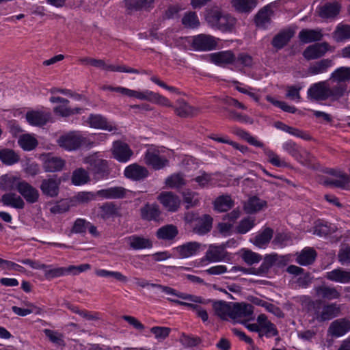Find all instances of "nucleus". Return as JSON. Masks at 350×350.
Instances as JSON below:
<instances>
[{
    "label": "nucleus",
    "mask_w": 350,
    "mask_h": 350,
    "mask_svg": "<svg viewBox=\"0 0 350 350\" xmlns=\"http://www.w3.org/2000/svg\"><path fill=\"white\" fill-rule=\"evenodd\" d=\"M125 241L134 250L150 249L152 247V242L150 239L136 234L126 237Z\"/></svg>",
    "instance_id": "4be33fe9"
},
{
    "label": "nucleus",
    "mask_w": 350,
    "mask_h": 350,
    "mask_svg": "<svg viewBox=\"0 0 350 350\" xmlns=\"http://www.w3.org/2000/svg\"><path fill=\"white\" fill-rule=\"evenodd\" d=\"M210 60L215 65L224 66L235 62L236 56L231 51H223L210 55Z\"/></svg>",
    "instance_id": "b1692460"
},
{
    "label": "nucleus",
    "mask_w": 350,
    "mask_h": 350,
    "mask_svg": "<svg viewBox=\"0 0 350 350\" xmlns=\"http://www.w3.org/2000/svg\"><path fill=\"white\" fill-rule=\"evenodd\" d=\"M18 192L29 204H34L39 200L40 193L38 190L25 180H23Z\"/></svg>",
    "instance_id": "dca6fc26"
},
{
    "label": "nucleus",
    "mask_w": 350,
    "mask_h": 350,
    "mask_svg": "<svg viewBox=\"0 0 350 350\" xmlns=\"http://www.w3.org/2000/svg\"><path fill=\"white\" fill-rule=\"evenodd\" d=\"M205 20L210 27L221 31H230L236 23L235 18L218 8L207 10Z\"/></svg>",
    "instance_id": "f03ea898"
},
{
    "label": "nucleus",
    "mask_w": 350,
    "mask_h": 350,
    "mask_svg": "<svg viewBox=\"0 0 350 350\" xmlns=\"http://www.w3.org/2000/svg\"><path fill=\"white\" fill-rule=\"evenodd\" d=\"M266 100L273 104L274 106L279 107L282 111L291 113H295L297 111V109L292 105H288L284 101H279L275 99L273 97L267 95L266 96Z\"/></svg>",
    "instance_id": "680f3d73"
},
{
    "label": "nucleus",
    "mask_w": 350,
    "mask_h": 350,
    "mask_svg": "<svg viewBox=\"0 0 350 350\" xmlns=\"http://www.w3.org/2000/svg\"><path fill=\"white\" fill-rule=\"evenodd\" d=\"M213 218L209 215H203L196 220L193 232L200 235L207 234L212 229Z\"/></svg>",
    "instance_id": "72a5a7b5"
},
{
    "label": "nucleus",
    "mask_w": 350,
    "mask_h": 350,
    "mask_svg": "<svg viewBox=\"0 0 350 350\" xmlns=\"http://www.w3.org/2000/svg\"><path fill=\"white\" fill-rule=\"evenodd\" d=\"M334 64V61L332 59H321L310 64L307 69V73L310 76L323 74L327 72Z\"/></svg>",
    "instance_id": "412c9836"
},
{
    "label": "nucleus",
    "mask_w": 350,
    "mask_h": 350,
    "mask_svg": "<svg viewBox=\"0 0 350 350\" xmlns=\"http://www.w3.org/2000/svg\"><path fill=\"white\" fill-rule=\"evenodd\" d=\"M295 159L308 167H312L314 161V157L309 152L302 149L299 150Z\"/></svg>",
    "instance_id": "4d7b16f0"
},
{
    "label": "nucleus",
    "mask_w": 350,
    "mask_h": 350,
    "mask_svg": "<svg viewBox=\"0 0 350 350\" xmlns=\"http://www.w3.org/2000/svg\"><path fill=\"white\" fill-rule=\"evenodd\" d=\"M273 266H274L273 254L266 255L260 266L256 268V275H261L267 273Z\"/></svg>",
    "instance_id": "052dcab7"
},
{
    "label": "nucleus",
    "mask_w": 350,
    "mask_h": 350,
    "mask_svg": "<svg viewBox=\"0 0 350 350\" xmlns=\"http://www.w3.org/2000/svg\"><path fill=\"white\" fill-rule=\"evenodd\" d=\"M126 189L122 187H113L96 191L97 198L100 199H120L126 196Z\"/></svg>",
    "instance_id": "c756f323"
},
{
    "label": "nucleus",
    "mask_w": 350,
    "mask_h": 350,
    "mask_svg": "<svg viewBox=\"0 0 350 350\" xmlns=\"http://www.w3.org/2000/svg\"><path fill=\"white\" fill-rule=\"evenodd\" d=\"M217 44L215 38L211 35L201 33L192 38L191 46L195 51H211L216 48Z\"/></svg>",
    "instance_id": "39448f33"
},
{
    "label": "nucleus",
    "mask_w": 350,
    "mask_h": 350,
    "mask_svg": "<svg viewBox=\"0 0 350 350\" xmlns=\"http://www.w3.org/2000/svg\"><path fill=\"white\" fill-rule=\"evenodd\" d=\"M19 156L11 149H3L0 150V160L5 164L11 165L18 162Z\"/></svg>",
    "instance_id": "864d4df0"
},
{
    "label": "nucleus",
    "mask_w": 350,
    "mask_h": 350,
    "mask_svg": "<svg viewBox=\"0 0 350 350\" xmlns=\"http://www.w3.org/2000/svg\"><path fill=\"white\" fill-rule=\"evenodd\" d=\"M51 118V113L41 111H31L26 113L27 121L29 124L42 126L47 123Z\"/></svg>",
    "instance_id": "a878e982"
},
{
    "label": "nucleus",
    "mask_w": 350,
    "mask_h": 350,
    "mask_svg": "<svg viewBox=\"0 0 350 350\" xmlns=\"http://www.w3.org/2000/svg\"><path fill=\"white\" fill-rule=\"evenodd\" d=\"M144 160L146 165L155 170L163 168L168 163V160L164 157H160L159 152L155 150H148L145 153Z\"/></svg>",
    "instance_id": "4468645a"
},
{
    "label": "nucleus",
    "mask_w": 350,
    "mask_h": 350,
    "mask_svg": "<svg viewBox=\"0 0 350 350\" xmlns=\"http://www.w3.org/2000/svg\"><path fill=\"white\" fill-rule=\"evenodd\" d=\"M334 232V229L327 223L319 222L314 228V234L319 237H326Z\"/></svg>",
    "instance_id": "338daca9"
},
{
    "label": "nucleus",
    "mask_w": 350,
    "mask_h": 350,
    "mask_svg": "<svg viewBox=\"0 0 350 350\" xmlns=\"http://www.w3.org/2000/svg\"><path fill=\"white\" fill-rule=\"evenodd\" d=\"M88 122L91 127L104 129L109 131L116 130V127L107 122V119L100 114H90Z\"/></svg>",
    "instance_id": "473e14b6"
},
{
    "label": "nucleus",
    "mask_w": 350,
    "mask_h": 350,
    "mask_svg": "<svg viewBox=\"0 0 350 350\" xmlns=\"http://www.w3.org/2000/svg\"><path fill=\"white\" fill-rule=\"evenodd\" d=\"M340 312V307L336 303L324 304L319 317L320 318L319 322L329 321L338 316Z\"/></svg>",
    "instance_id": "2f4dec72"
},
{
    "label": "nucleus",
    "mask_w": 350,
    "mask_h": 350,
    "mask_svg": "<svg viewBox=\"0 0 350 350\" xmlns=\"http://www.w3.org/2000/svg\"><path fill=\"white\" fill-rule=\"evenodd\" d=\"M329 80L338 84L350 81V67L342 66L336 69L330 75Z\"/></svg>",
    "instance_id": "a19ab883"
},
{
    "label": "nucleus",
    "mask_w": 350,
    "mask_h": 350,
    "mask_svg": "<svg viewBox=\"0 0 350 350\" xmlns=\"http://www.w3.org/2000/svg\"><path fill=\"white\" fill-rule=\"evenodd\" d=\"M213 308L215 314L221 319L226 320L228 317L232 319V304L219 301L214 303Z\"/></svg>",
    "instance_id": "58836bf2"
},
{
    "label": "nucleus",
    "mask_w": 350,
    "mask_h": 350,
    "mask_svg": "<svg viewBox=\"0 0 350 350\" xmlns=\"http://www.w3.org/2000/svg\"><path fill=\"white\" fill-rule=\"evenodd\" d=\"M90 65L96 68H102L105 70L112 71V72H126V73H134V74H139L145 72L144 70L139 71L137 69H135L133 68L126 67L124 65L120 66H114V65H108L105 63V62L102 59H96L92 58L90 61Z\"/></svg>",
    "instance_id": "ddd939ff"
},
{
    "label": "nucleus",
    "mask_w": 350,
    "mask_h": 350,
    "mask_svg": "<svg viewBox=\"0 0 350 350\" xmlns=\"http://www.w3.org/2000/svg\"><path fill=\"white\" fill-rule=\"evenodd\" d=\"M234 9L241 13L250 12L257 5V0H232Z\"/></svg>",
    "instance_id": "37998d69"
},
{
    "label": "nucleus",
    "mask_w": 350,
    "mask_h": 350,
    "mask_svg": "<svg viewBox=\"0 0 350 350\" xmlns=\"http://www.w3.org/2000/svg\"><path fill=\"white\" fill-rule=\"evenodd\" d=\"M337 41H343L350 39V25H339L334 31Z\"/></svg>",
    "instance_id": "e2e57ef3"
},
{
    "label": "nucleus",
    "mask_w": 350,
    "mask_h": 350,
    "mask_svg": "<svg viewBox=\"0 0 350 350\" xmlns=\"http://www.w3.org/2000/svg\"><path fill=\"white\" fill-rule=\"evenodd\" d=\"M254 312V306L250 304L245 303H233L232 319L250 318Z\"/></svg>",
    "instance_id": "7c9ffc66"
},
{
    "label": "nucleus",
    "mask_w": 350,
    "mask_h": 350,
    "mask_svg": "<svg viewBox=\"0 0 350 350\" xmlns=\"http://www.w3.org/2000/svg\"><path fill=\"white\" fill-rule=\"evenodd\" d=\"M68 103H63L58 106H56L53 109L54 113L62 117H68L71 115L81 113L82 110L81 108L76 107L72 109L68 106Z\"/></svg>",
    "instance_id": "6e6d98bb"
},
{
    "label": "nucleus",
    "mask_w": 350,
    "mask_h": 350,
    "mask_svg": "<svg viewBox=\"0 0 350 350\" xmlns=\"http://www.w3.org/2000/svg\"><path fill=\"white\" fill-rule=\"evenodd\" d=\"M197 109L190 106L184 100H178V105L175 109L176 113L182 118L193 116L196 113Z\"/></svg>",
    "instance_id": "a18cd8bd"
},
{
    "label": "nucleus",
    "mask_w": 350,
    "mask_h": 350,
    "mask_svg": "<svg viewBox=\"0 0 350 350\" xmlns=\"http://www.w3.org/2000/svg\"><path fill=\"white\" fill-rule=\"evenodd\" d=\"M165 185L170 188H180L185 185V180L182 174H174L165 180Z\"/></svg>",
    "instance_id": "bf43d9fd"
},
{
    "label": "nucleus",
    "mask_w": 350,
    "mask_h": 350,
    "mask_svg": "<svg viewBox=\"0 0 350 350\" xmlns=\"http://www.w3.org/2000/svg\"><path fill=\"white\" fill-rule=\"evenodd\" d=\"M46 267L44 275L45 278L49 280L68 274L67 267H57L52 265H47Z\"/></svg>",
    "instance_id": "603ef678"
},
{
    "label": "nucleus",
    "mask_w": 350,
    "mask_h": 350,
    "mask_svg": "<svg viewBox=\"0 0 350 350\" xmlns=\"http://www.w3.org/2000/svg\"><path fill=\"white\" fill-rule=\"evenodd\" d=\"M332 48L327 42H317L307 46L303 51L304 57L308 60H314L323 57Z\"/></svg>",
    "instance_id": "423d86ee"
},
{
    "label": "nucleus",
    "mask_w": 350,
    "mask_h": 350,
    "mask_svg": "<svg viewBox=\"0 0 350 350\" xmlns=\"http://www.w3.org/2000/svg\"><path fill=\"white\" fill-rule=\"evenodd\" d=\"M338 262L343 266L350 265V246L341 248L338 253Z\"/></svg>",
    "instance_id": "774afa93"
},
{
    "label": "nucleus",
    "mask_w": 350,
    "mask_h": 350,
    "mask_svg": "<svg viewBox=\"0 0 350 350\" xmlns=\"http://www.w3.org/2000/svg\"><path fill=\"white\" fill-rule=\"evenodd\" d=\"M161 211L158 204L146 203L140 208V216L144 220L158 221L161 218Z\"/></svg>",
    "instance_id": "aec40b11"
},
{
    "label": "nucleus",
    "mask_w": 350,
    "mask_h": 350,
    "mask_svg": "<svg viewBox=\"0 0 350 350\" xmlns=\"http://www.w3.org/2000/svg\"><path fill=\"white\" fill-rule=\"evenodd\" d=\"M338 179H327L324 181V184L329 187H335L341 189H346L350 183L349 176L345 173H340Z\"/></svg>",
    "instance_id": "8fccbe9b"
},
{
    "label": "nucleus",
    "mask_w": 350,
    "mask_h": 350,
    "mask_svg": "<svg viewBox=\"0 0 350 350\" xmlns=\"http://www.w3.org/2000/svg\"><path fill=\"white\" fill-rule=\"evenodd\" d=\"M23 179L12 174H5L1 176L0 188L2 190L11 191H17L23 182Z\"/></svg>",
    "instance_id": "c85d7f7f"
},
{
    "label": "nucleus",
    "mask_w": 350,
    "mask_h": 350,
    "mask_svg": "<svg viewBox=\"0 0 350 350\" xmlns=\"http://www.w3.org/2000/svg\"><path fill=\"white\" fill-rule=\"evenodd\" d=\"M316 257L317 252L313 248L306 247L297 255L296 262L300 265L306 266L312 264Z\"/></svg>",
    "instance_id": "ea45409f"
},
{
    "label": "nucleus",
    "mask_w": 350,
    "mask_h": 350,
    "mask_svg": "<svg viewBox=\"0 0 350 350\" xmlns=\"http://www.w3.org/2000/svg\"><path fill=\"white\" fill-rule=\"evenodd\" d=\"M294 34L295 31L291 29H283L273 38L271 44L277 50H280L289 42Z\"/></svg>",
    "instance_id": "cd10ccee"
},
{
    "label": "nucleus",
    "mask_w": 350,
    "mask_h": 350,
    "mask_svg": "<svg viewBox=\"0 0 350 350\" xmlns=\"http://www.w3.org/2000/svg\"><path fill=\"white\" fill-rule=\"evenodd\" d=\"M314 290L316 296L322 299H338L341 295L336 287L328 286L325 284L314 286Z\"/></svg>",
    "instance_id": "6ab92c4d"
},
{
    "label": "nucleus",
    "mask_w": 350,
    "mask_h": 350,
    "mask_svg": "<svg viewBox=\"0 0 350 350\" xmlns=\"http://www.w3.org/2000/svg\"><path fill=\"white\" fill-rule=\"evenodd\" d=\"M96 275L103 278H113L118 282L122 283H126L128 282V278L126 276L124 275L122 273L119 271H111L105 269H98L96 271Z\"/></svg>",
    "instance_id": "13d9d810"
},
{
    "label": "nucleus",
    "mask_w": 350,
    "mask_h": 350,
    "mask_svg": "<svg viewBox=\"0 0 350 350\" xmlns=\"http://www.w3.org/2000/svg\"><path fill=\"white\" fill-rule=\"evenodd\" d=\"M43 169L47 172H60L65 166L66 161L63 159L53 156L51 154L43 155Z\"/></svg>",
    "instance_id": "2eb2a0df"
},
{
    "label": "nucleus",
    "mask_w": 350,
    "mask_h": 350,
    "mask_svg": "<svg viewBox=\"0 0 350 350\" xmlns=\"http://www.w3.org/2000/svg\"><path fill=\"white\" fill-rule=\"evenodd\" d=\"M88 170L80 167L73 171L72 175V183L75 185H82L90 181Z\"/></svg>",
    "instance_id": "49530a36"
},
{
    "label": "nucleus",
    "mask_w": 350,
    "mask_h": 350,
    "mask_svg": "<svg viewBox=\"0 0 350 350\" xmlns=\"http://www.w3.org/2000/svg\"><path fill=\"white\" fill-rule=\"evenodd\" d=\"M350 331V320L340 318L332 321L328 328V334L332 337L339 338Z\"/></svg>",
    "instance_id": "9b49d317"
},
{
    "label": "nucleus",
    "mask_w": 350,
    "mask_h": 350,
    "mask_svg": "<svg viewBox=\"0 0 350 350\" xmlns=\"http://www.w3.org/2000/svg\"><path fill=\"white\" fill-rule=\"evenodd\" d=\"M267 206V202L260 200L256 196L250 198L247 203L244 206V209L246 213L252 214L262 209Z\"/></svg>",
    "instance_id": "79ce46f5"
},
{
    "label": "nucleus",
    "mask_w": 350,
    "mask_h": 350,
    "mask_svg": "<svg viewBox=\"0 0 350 350\" xmlns=\"http://www.w3.org/2000/svg\"><path fill=\"white\" fill-rule=\"evenodd\" d=\"M0 202L4 206H11L17 209H23L25 205L23 199L20 196L11 192L3 194Z\"/></svg>",
    "instance_id": "c9c22d12"
},
{
    "label": "nucleus",
    "mask_w": 350,
    "mask_h": 350,
    "mask_svg": "<svg viewBox=\"0 0 350 350\" xmlns=\"http://www.w3.org/2000/svg\"><path fill=\"white\" fill-rule=\"evenodd\" d=\"M233 205L234 202L229 196H219L214 202V208L219 212L228 211Z\"/></svg>",
    "instance_id": "de8ad7c7"
},
{
    "label": "nucleus",
    "mask_w": 350,
    "mask_h": 350,
    "mask_svg": "<svg viewBox=\"0 0 350 350\" xmlns=\"http://www.w3.org/2000/svg\"><path fill=\"white\" fill-rule=\"evenodd\" d=\"M325 278L329 281L347 284L350 282V271L337 268L325 273Z\"/></svg>",
    "instance_id": "f704fd0d"
},
{
    "label": "nucleus",
    "mask_w": 350,
    "mask_h": 350,
    "mask_svg": "<svg viewBox=\"0 0 350 350\" xmlns=\"http://www.w3.org/2000/svg\"><path fill=\"white\" fill-rule=\"evenodd\" d=\"M346 85L337 84L331 87L328 81H322L310 85L307 91L308 98L312 101H324L327 99L337 100L344 96Z\"/></svg>",
    "instance_id": "f257e3e1"
},
{
    "label": "nucleus",
    "mask_w": 350,
    "mask_h": 350,
    "mask_svg": "<svg viewBox=\"0 0 350 350\" xmlns=\"http://www.w3.org/2000/svg\"><path fill=\"white\" fill-rule=\"evenodd\" d=\"M124 173L126 178L135 181L142 180L149 175L147 168L137 163H133L127 166Z\"/></svg>",
    "instance_id": "f3484780"
},
{
    "label": "nucleus",
    "mask_w": 350,
    "mask_h": 350,
    "mask_svg": "<svg viewBox=\"0 0 350 350\" xmlns=\"http://www.w3.org/2000/svg\"><path fill=\"white\" fill-rule=\"evenodd\" d=\"M88 164V170L95 180L106 178L110 174L108 163L106 160L90 157L86 159Z\"/></svg>",
    "instance_id": "20e7f679"
},
{
    "label": "nucleus",
    "mask_w": 350,
    "mask_h": 350,
    "mask_svg": "<svg viewBox=\"0 0 350 350\" xmlns=\"http://www.w3.org/2000/svg\"><path fill=\"white\" fill-rule=\"evenodd\" d=\"M154 0H124L125 6L130 12L146 10L150 7Z\"/></svg>",
    "instance_id": "c03bdc74"
},
{
    "label": "nucleus",
    "mask_w": 350,
    "mask_h": 350,
    "mask_svg": "<svg viewBox=\"0 0 350 350\" xmlns=\"http://www.w3.org/2000/svg\"><path fill=\"white\" fill-rule=\"evenodd\" d=\"M226 256V252L224 246L211 245L201 260L202 262L204 261L219 262L224 260Z\"/></svg>",
    "instance_id": "5701e85b"
},
{
    "label": "nucleus",
    "mask_w": 350,
    "mask_h": 350,
    "mask_svg": "<svg viewBox=\"0 0 350 350\" xmlns=\"http://www.w3.org/2000/svg\"><path fill=\"white\" fill-rule=\"evenodd\" d=\"M152 287L159 288L162 292H163L167 295H175V296L178 297V298H180V299H183L185 300L194 301V302H199V303L201 302V298L199 297H193L189 294L178 293L175 289H174L171 287L167 286H163L161 284H152Z\"/></svg>",
    "instance_id": "4c0bfd02"
},
{
    "label": "nucleus",
    "mask_w": 350,
    "mask_h": 350,
    "mask_svg": "<svg viewBox=\"0 0 350 350\" xmlns=\"http://www.w3.org/2000/svg\"><path fill=\"white\" fill-rule=\"evenodd\" d=\"M18 143L21 148L26 151L32 150L38 146L37 139L29 134L22 135Z\"/></svg>",
    "instance_id": "09e8293b"
},
{
    "label": "nucleus",
    "mask_w": 350,
    "mask_h": 350,
    "mask_svg": "<svg viewBox=\"0 0 350 350\" xmlns=\"http://www.w3.org/2000/svg\"><path fill=\"white\" fill-rule=\"evenodd\" d=\"M341 5L339 3L335 1L326 3L317 8L319 16L323 19L333 18L340 12Z\"/></svg>",
    "instance_id": "393cba45"
},
{
    "label": "nucleus",
    "mask_w": 350,
    "mask_h": 350,
    "mask_svg": "<svg viewBox=\"0 0 350 350\" xmlns=\"http://www.w3.org/2000/svg\"><path fill=\"white\" fill-rule=\"evenodd\" d=\"M157 198L167 211L176 212L180 207L179 197L172 191H162Z\"/></svg>",
    "instance_id": "6e6552de"
},
{
    "label": "nucleus",
    "mask_w": 350,
    "mask_h": 350,
    "mask_svg": "<svg viewBox=\"0 0 350 350\" xmlns=\"http://www.w3.org/2000/svg\"><path fill=\"white\" fill-rule=\"evenodd\" d=\"M120 216V207L114 202H106L98 206L97 217L103 220Z\"/></svg>",
    "instance_id": "9d476101"
},
{
    "label": "nucleus",
    "mask_w": 350,
    "mask_h": 350,
    "mask_svg": "<svg viewBox=\"0 0 350 350\" xmlns=\"http://www.w3.org/2000/svg\"><path fill=\"white\" fill-rule=\"evenodd\" d=\"M44 332L50 341L55 345L57 346H65L64 336L62 334L49 329H45Z\"/></svg>",
    "instance_id": "0e129e2a"
},
{
    "label": "nucleus",
    "mask_w": 350,
    "mask_h": 350,
    "mask_svg": "<svg viewBox=\"0 0 350 350\" xmlns=\"http://www.w3.org/2000/svg\"><path fill=\"white\" fill-rule=\"evenodd\" d=\"M242 259L249 265L259 262L262 260V256L251 250H245L241 256Z\"/></svg>",
    "instance_id": "69168bd1"
},
{
    "label": "nucleus",
    "mask_w": 350,
    "mask_h": 350,
    "mask_svg": "<svg viewBox=\"0 0 350 350\" xmlns=\"http://www.w3.org/2000/svg\"><path fill=\"white\" fill-rule=\"evenodd\" d=\"M60 184L61 179L57 176H49L42 180L40 188L43 195L55 198L59 194Z\"/></svg>",
    "instance_id": "0eeeda50"
},
{
    "label": "nucleus",
    "mask_w": 350,
    "mask_h": 350,
    "mask_svg": "<svg viewBox=\"0 0 350 350\" xmlns=\"http://www.w3.org/2000/svg\"><path fill=\"white\" fill-rule=\"evenodd\" d=\"M88 142V139L78 131H70L64 134L57 140L59 147L68 151L76 150L81 146H86Z\"/></svg>",
    "instance_id": "7ed1b4c3"
},
{
    "label": "nucleus",
    "mask_w": 350,
    "mask_h": 350,
    "mask_svg": "<svg viewBox=\"0 0 350 350\" xmlns=\"http://www.w3.org/2000/svg\"><path fill=\"white\" fill-rule=\"evenodd\" d=\"M112 154L119 162L125 163L131 159L133 152L127 144L116 141L113 144Z\"/></svg>",
    "instance_id": "f8f14e48"
},
{
    "label": "nucleus",
    "mask_w": 350,
    "mask_h": 350,
    "mask_svg": "<svg viewBox=\"0 0 350 350\" xmlns=\"http://www.w3.org/2000/svg\"><path fill=\"white\" fill-rule=\"evenodd\" d=\"M178 234L177 227L173 224H167L159 228L156 232L158 239L172 241Z\"/></svg>",
    "instance_id": "e433bc0d"
},
{
    "label": "nucleus",
    "mask_w": 350,
    "mask_h": 350,
    "mask_svg": "<svg viewBox=\"0 0 350 350\" xmlns=\"http://www.w3.org/2000/svg\"><path fill=\"white\" fill-rule=\"evenodd\" d=\"M323 33L322 29H303L299 32L298 38L304 44L313 42H319L323 39Z\"/></svg>",
    "instance_id": "bb28decb"
},
{
    "label": "nucleus",
    "mask_w": 350,
    "mask_h": 350,
    "mask_svg": "<svg viewBox=\"0 0 350 350\" xmlns=\"http://www.w3.org/2000/svg\"><path fill=\"white\" fill-rule=\"evenodd\" d=\"M205 245L197 241L187 242L174 249V252L181 258H187L195 256L203 250Z\"/></svg>",
    "instance_id": "1a4fd4ad"
},
{
    "label": "nucleus",
    "mask_w": 350,
    "mask_h": 350,
    "mask_svg": "<svg viewBox=\"0 0 350 350\" xmlns=\"http://www.w3.org/2000/svg\"><path fill=\"white\" fill-rule=\"evenodd\" d=\"M182 23L185 27L190 29L198 28L200 25L199 18L194 12L185 13L182 18Z\"/></svg>",
    "instance_id": "5fc2aeb1"
},
{
    "label": "nucleus",
    "mask_w": 350,
    "mask_h": 350,
    "mask_svg": "<svg viewBox=\"0 0 350 350\" xmlns=\"http://www.w3.org/2000/svg\"><path fill=\"white\" fill-rule=\"evenodd\" d=\"M273 231L270 228H266L260 234L256 236L254 243L259 247L266 246L273 237Z\"/></svg>",
    "instance_id": "3c124183"
},
{
    "label": "nucleus",
    "mask_w": 350,
    "mask_h": 350,
    "mask_svg": "<svg viewBox=\"0 0 350 350\" xmlns=\"http://www.w3.org/2000/svg\"><path fill=\"white\" fill-rule=\"evenodd\" d=\"M273 15V11L270 5L263 7L255 16L254 22L256 25L260 29H267L271 23Z\"/></svg>",
    "instance_id": "a211bd4d"
}]
</instances>
